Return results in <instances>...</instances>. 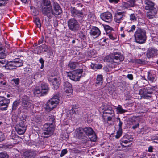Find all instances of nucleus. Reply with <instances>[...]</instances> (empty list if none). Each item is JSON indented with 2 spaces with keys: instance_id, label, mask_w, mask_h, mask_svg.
<instances>
[{
  "instance_id": "61",
  "label": "nucleus",
  "mask_w": 158,
  "mask_h": 158,
  "mask_svg": "<svg viewBox=\"0 0 158 158\" xmlns=\"http://www.w3.org/2000/svg\"><path fill=\"white\" fill-rule=\"evenodd\" d=\"M44 40V38L42 37L38 41V44H40L43 43Z\"/></svg>"
},
{
  "instance_id": "11",
  "label": "nucleus",
  "mask_w": 158,
  "mask_h": 158,
  "mask_svg": "<svg viewBox=\"0 0 158 158\" xmlns=\"http://www.w3.org/2000/svg\"><path fill=\"white\" fill-rule=\"evenodd\" d=\"M32 105V104L27 96H25L22 98V106L23 109L28 110L31 108Z\"/></svg>"
},
{
  "instance_id": "24",
  "label": "nucleus",
  "mask_w": 158,
  "mask_h": 158,
  "mask_svg": "<svg viewBox=\"0 0 158 158\" xmlns=\"http://www.w3.org/2000/svg\"><path fill=\"white\" fill-rule=\"evenodd\" d=\"M51 81V82L52 85L53 87V88L54 89H57L60 84V80L56 78H54L52 79Z\"/></svg>"
},
{
  "instance_id": "37",
  "label": "nucleus",
  "mask_w": 158,
  "mask_h": 158,
  "mask_svg": "<svg viewBox=\"0 0 158 158\" xmlns=\"http://www.w3.org/2000/svg\"><path fill=\"white\" fill-rule=\"evenodd\" d=\"M77 64V63L76 62L70 61L69 63L68 67L70 69H73L76 68Z\"/></svg>"
},
{
  "instance_id": "15",
  "label": "nucleus",
  "mask_w": 158,
  "mask_h": 158,
  "mask_svg": "<svg viewBox=\"0 0 158 158\" xmlns=\"http://www.w3.org/2000/svg\"><path fill=\"white\" fill-rule=\"evenodd\" d=\"M113 60L114 62L118 63L123 61L124 59V57L121 54L117 53H114V55H112Z\"/></svg>"
},
{
  "instance_id": "36",
  "label": "nucleus",
  "mask_w": 158,
  "mask_h": 158,
  "mask_svg": "<svg viewBox=\"0 0 158 158\" xmlns=\"http://www.w3.org/2000/svg\"><path fill=\"white\" fill-rule=\"evenodd\" d=\"M103 77L102 75H98L97 77L96 83L98 85L102 84Z\"/></svg>"
},
{
  "instance_id": "10",
  "label": "nucleus",
  "mask_w": 158,
  "mask_h": 158,
  "mask_svg": "<svg viewBox=\"0 0 158 158\" xmlns=\"http://www.w3.org/2000/svg\"><path fill=\"white\" fill-rule=\"evenodd\" d=\"M152 93L151 88L148 87L142 89L139 92V94L141 95V97L144 98H147L148 97H151Z\"/></svg>"
},
{
  "instance_id": "57",
  "label": "nucleus",
  "mask_w": 158,
  "mask_h": 158,
  "mask_svg": "<svg viewBox=\"0 0 158 158\" xmlns=\"http://www.w3.org/2000/svg\"><path fill=\"white\" fill-rule=\"evenodd\" d=\"M122 132L121 131H118L117 132V134L115 135V137L116 138H119L121 135Z\"/></svg>"
},
{
  "instance_id": "25",
  "label": "nucleus",
  "mask_w": 158,
  "mask_h": 158,
  "mask_svg": "<svg viewBox=\"0 0 158 158\" xmlns=\"http://www.w3.org/2000/svg\"><path fill=\"white\" fill-rule=\"evenodd\" d=\"M121 141L125 144H127L128 143H130L133 140V138L131 136L128 135H126L123 136L121 139Z\"/></svg>"
},
{
  "instance_id": "12",
  "label": "nucleus",
  "mask_w": 158,
  "mask_h": 158,
  "mask_svg": "<svg viewBox=\"0 0 158 158\" xmlns=\"http://www.w3.org/2000/svg\"><path fill=\"white\" fill-rule=\"evenodd\" d=\"M100 17L102 20L108 23L110 22L112 19V15L109 12L102 14L100 15Z\"/></svg>"
},
{
  "instance_id": "7",
  "label": "nucleus",
  "mask_w": 158,
  "mask_h": 158,
  "mask_svg": "<svg viewBox=\"0 0 158 158\" xmlns=\"http://www.w3.org/2000/svg\"><path fill=\"white\" fill-rule=\"evenodd\" d=\"M15 60L13 61L7 62L5 60H2L0 62V67H5L7 69L12 70L16 68L15 65Z\"/></svg>"
},
{
  "instance_id": "35",
  "label": "nucleus",
  "mask_w": 158,
  "mask_h": 158,
  "mask_svg": "<svg viewBox=\"0 0 158 158\" xmlns=\"http://www.w3.org/2000/svg\"><path fill=\"white\" fill-rule=\"evenodd\" d=\"M50 6L51 5L50 0H42L41 3V7Z\"/></svg>"
},
{
  "instance_id": "44",
  "label": "nucleus",
  "mask_w": 158,
  "mask_h": 158,
  "mask_svg": "<svg viewBox=\"0 0 158 158\" xmlns=\"http://www.w3.org/2000/svg\"><path fill=\"white\" fill-rule=\"evenodd\" d=\"M117 110L118 112L121 114L127 111L126 110L122 109L120 105L117 107Z\"/></svg>"
},
{
  "instance_id": "28",
  "label": "nucleus",
  "mask_w": 158,
  "mask_h": 158,
  "mask_svg": "<svg viewBox=\"0 0 158 158\" xmlns=\"http://www.w3.org/2000/svg\"><path fill=\"white\" fill-rule=\"evenodd\" d=\"M24 155L25 157L31 158L34 157L35 156V154L33 151L27 150L24 152Z\"/></svg>"
},
{
  "instance_id": "50",
  "label": "nucleus",
  "mask_w": 158,
  "mask_h": 158,
  "mask_svg": "<svg viewBox=\"0 0 158 158\" xmlns=\"http://www.w3.org/2000/svg\"><path fill=\"white\" fill-rule=\"evenodd\" d=\"M12 82H13L15 85H18L20 82V80L19 78L13 79L11 80Z\"/></svg>"
},
{
  "instance_id": "19",
  "label": "nucleus",
  "mask_w": 158,
  "mask_h": 158,
  "mask_svg": "<svg viewBox=\"0 0 158 158\" xmlns=\"http://www.w3.org/2000/svg\"><path fill=\"white\" fill-rule=\"evenodd\" d=\"M76 133L77 137L79 139H85L86 137L83 132V129L81 127H79L77 130Z\"/></svg>"
},
{
  "instance_id": "33",
  "label": "nucleus",
  "mask_w": 158,
  "mask_h": 158,
  "mask_svg": "<svg viewBox=\"0 0 158 158\" xmlns=\"http://www.w3.org/2000/svg\"><path fill=\"white\" fill-rule=\"evenodd\" d=\"M15 65L16 68L17 67H20L23 66V61L20 59L18 58L15 60Z\"/></svg>"
},
{
  "instance_id": "49",
  "label": "nucleus",
  "mask_w": 158,
  "mask_h": 158,
  "mask_svg": "<svg viewBox=\"0 0 158 158\" xmlns=\"http://www.w3.org/2000/svg\"><path fill=\"white\" fill-rule=\"evenodd\" d=\"M8 155L6 153H0V158H8Z\"/></svg>"
},
{
  "instance_id": "9",
  "label": "nucleus",
  "mask_w": 158,
  "mask_h": 158,
  "mask_svg": "<svg viewBox=\"0 0 158 158\" xmlns=\"http://www.w3.org/2000/svg\"><path fill=\"white\" fill-rule=\"evenodd\" d=\"M10 100L4 97L0 96V109L2 110H7Z\"/></svg>"
},
{
  "instance_id": "16",
  "label": "nucleus",
  "mask_w": 158,
  "mask_h": 158,
  "mask_svg": "<svg viewBox=\"0 0 158 158\" xmlns=\"http://www.w3.org/2000/svg\"><path fill=\"white\" fill-rule=\"evenodd\" d=\"M123 12H118L117 11L114 15V21L116 23H119L121 22L123 19Z\"/></svg>"
},
{
  "instance_id": "48",
  "label": "nucleus",
  "mask_w": 158,
  "mask_h": 158,
  "mask_svg": "<svg viewBox=\"0 0 158 158\" xmlns=\"http://www.w3.org/2000/svg\"><path fill=\"white\" fill-rule=\"evenodd\" d=\"M113 60L112 57L108 56H107L105 57L104 59V61L106 62H111Z\"/></svg>"
},
{
  "instance_id": "27",
  "label": "nucleus",
  "mask_w": 158,
  "mask_h": 158,
  "mask_svg": "<svg viewBox=\"0 0 158 158\" xmlns=\"http://www.w3.org/2000/svg\"><path fill=\"white\" fill-rule=\"evenodd\" d=\"M136 28V26L135 25H132L131 27H125V31H127L129 35H134V32Z\"/></svg>"
},
{
  "instance_id": "23",
  "label": "nucleus",
  "mask_w": 158,
  "mask_h": 158,
  "mask_svg": "<svg viewBox=\"0 0 158 158\" xmlns=\"http://www.w3.org/2000/svg\"><path fill=\"white\" fill-rule=\"evenodd\" d=\"M157 12V10L156 8L149 10L147 12L146 16L149 19H152L155 15Z\"/></svg>"
},
{
  "instance_id": "38",
  "label": "nucleus",
  "mask_w": 158,
  "mask_h": 158,
  "mask_svg": "<svg viewBox=\"0 0 158 158\" xmlns=\"http://www.w3.org/2000/svg\"><path fill=\"white\" fill-rule=\"evenodd\" d=\"M47 120L48 121L50 122L49 123H52V124L55 123V119L54 115L50 114L47 118Z\"/></svg>"
},
{
  "instance_id": "26",
  "label": "nucleus",
  "mask_w": 158,
  "mask_h": 158,
  "mask_svg": "<svg viewBox=\"0 0 158 158\" xmlns=\"http://www.w3.org/2000/svg\"><path fill=\"white\" fill-rule=\"evenodd\" d=\"M5 49L2 46V44L0 43V60H4L6 56V54L5 53Z\"/></svg>"
},
{
  "instance_id": "39",
  "label": "nucleus",
  "mask_w": 158,
  "mask_h": 158,
  "mask_svg": "<svg viewBox=\"0 0 158 158\" xmlns=\"http://www.w3.org/2000/svg\"><path fill=\"white\" fill-rule=\"evenodd\" d=\"M34 22L37 27L40 28L41 26L40 21V19L37 17L34 18Z\"/></svg>"
},
{
  "instance_id": "40",
  "label": "nucleus",
  "mask_w": 158,
  "mask_h": 158,
  "mask_svg": "<svg viewBox=\"0 0 158 158\" xmlns=\"http://www.w3.org/2000/svg\"><path fill=\"white\" fill-rule=\"evenodd\" d=\"M42 119L39 115H37L34 119L35 123L37 124H40L42 122Z\"/></svg>"
},
{
  "instance_id": "53",
  "label": "nucleus",
  "mask_w": 158,
  "mask_h": 158,
  "mask_svg": "<svg viewBox=\"0 0 158 158\" xmlns=\"http://www.w3.org/2000/svg\"><path fill=\"white\" fill-rule=\"evenodd\" d=\"M5 139V136L4 134L0 131V142L2 141Z\"/></svg>"
},
{
  "instance_id": "18",
  "label": "nucleus",
  "mask_w": 158,
  "mask_h": 158,
  "mask_svg": "<svg viewBox=\"0 0 158 158\" xmlns=\"http://www.w3.org/2000/svg\"><path fill=\"white\" fill-rule=\"evenodd\" d=\"M90 34L91 35L93 36L94 37H98L101 34V31L98 27H93L91 29Z\"/></svg>"
},
{
  "instance_id": "29",
  "label": "nucleus",
  "mask_w": 158,
  "mask_h": 158,
  "mask_svg": "<svg viewBox=\"0 0 158 158\" xmlns=\"http://www.w3.org/2000/svg\"><path fill=\"white\" fill-rule=\"evenodd\" d=\"M105 114H107L109 116L111 115L112 116H113L114 115V112L112 109L110 107L109 108L104 110L103 112L104 116H105Z\"/></svg>"
},
{
  "instance_id": "1",
  "label": "nucleus",
  "mask_w": 158,
  "mask_h": 158,
  "mask_svg": "<svg viewBox=\"0 0 158 158\" xmlns=\"http://www.w3.org/2000/svg\"><path fill=\"white\" fill-rule=\"evenodd\" d=\"M136 43L139 44L144 43L146 40V31L140 28H138L134 34Z\"/></svg>"
},
{
  "instance_id": "2",
  "label": "nucleus",
  "mask_w": 158,
  "mask_h": 158,
  "mask_svg": "<svg viewBox=\"0 0 158 158\" xmlns=\"http://www.w3.org/2000/svg\"><path fill=\"white\" fill-rule=\"evenodd\" d=\"M60 96L56 94L49 100L45 104V110L50 112L55 108L59 102Z\"/></svg>"
},
{
  "instance_id": "32",
  "label": "nucleus",
  "mask_w": 158,
  "mask_h": 158,
  "mask_svg": "<svg viewBox=\"0 0 158 158\" xmlns=\"http://www.w3.org/2000/svg\"><path fill=\"white\" fill-rule=\"evenodd\" d=\"M147 79L152 82H154L156 80V79L155 78L154 75H152L149 72H148Z\"/></svg>"
},
{
  "instance_id": "56",
  "label": "nucleus",
  "mask_w": 158,
  "mask_h": 158,
  "mask_svg": "<svg viewBox=\"0 0 158 158\" xmlns=\"http://www.w3.org/2000/svg\"><path fill=\"white\" fill-rule=\"evenodd\" d=\"M6 84V82L3 79H0V87L2 85H5Z\"/></svg>"
},
{
  "instance_id": "64",
  "label": "nucleus",
  "mask_w": 158,
  "mask_h": 158,
  "mask_svg": "<svg viewBox=\"0 0 158 158\" xmlns=\"http://www.w3.org/2000/svg\"><path fill=\"white\" fill-rule=\"evenodd\" d=\"M152 139L153 140H158V135L152 136Z\"/></svg>"
},
{
  "instance_id": "42",
  "label": "nucleus",
  "mask_w": 158,
  "mask_h": 158,
  "mask_svg": "<svg viewBox=\"0 0 158 158\" xmlns=\"http://www.w3.org/2000/svg\"><path fill=\"white\" fill-rule=\"evenodd\" d=\"M19 102L15 101L13 104L12 106V110H15L17 107V106L19 104Z\"/></svg>"
},
{
  "instance_id": "47",
  "label": "nucleus",
  "mask_w": 158,
  "mask_h": 158,
  "mask_svg": "<svg viewBox=\"0 0 158 158\" xmlns=\"http://www.w3.org/2000/svg\"><path fill=\"white\" fill-rule=\"evenodd\" d=\"M122 6L123 7L126 8H128L131 7L128 2H123L122 3Z\"/></svg>"
},
{
  "instance_id": "55",
  "label": "nucleus",
  "mask_w": 158,
  "mask_h": 158,
  "mask_svg": "<svg viewBox=\"0 0 158 158\" xmlns=\"http://www.w3.org/2000/svg\"><path fill=\"white\" fill-rule=\"evenodd\" d=\"M117 119L119 121L118 126L119 130H122V127L123 124V122L121 121L119 118L118 117L117 118Z\"/></svg>"
},
{
  "instance_id": "52",
  "label": "nucleus",
  "mask_w": 158,
  "mask_h": 158,
  "mask_svg": "<svg viewBox=\"0 0 158 158\" xmlns=\"http://www.w3.org/2000/svg\"><path fill=\"white\" fill-rule=\"evenodd\" d=\"M7 0H0V6H4L7 3Z\"/></svg>"
},
{
  "instance_id": "3",
  "label": "nucleus",
  "mask_w": 158,
  "mask_h": 158,
  "mask_svg": "<svg viewBox=\"0 0 158 158\" xmlns=\"http://www.w3.org/2000/svg\"><path fill=\"white\" fill-rule=\"evenodd\" d=\"M42 135L45 138H48L51 135L54 130V125L52 123H46L43 126Z\"/></svg>"
},
{
  "instance_id": "46",
  "label": "nucleus",
  "mask_w": 158,
  "mask_h": 158,
  "mask_svg": "<svg viewBox=\"0 0 158 158\" xmlns=\"http://www.w3.org/2000/svg\"><path fill=\"white\" fill-rule=\"evenodd\" d=\"M135 62L138 64H143L145 63V61L144 60L142 59H136L135 60Z\"/></svg>"
},
{
  "instance_id": "54",
  "label": "nucleus",
  "mask_w": 158,
  "mask_h": 158,
  "mask_svg": "<svg viewBox=\"0 0 158 158\" xmlns=\"http://www.w3.org/2000/svg\"><path fill=\"white\" fill-rule=\"evenodd\" d=\"M67 152V149H64L61 152L60 155V156L62 157L64 156Z\"/></svg>"
},
{
  "instance_id": "58",
  "label": "nucleus",
  "mask_w": 158,
  "mask_h": 158,
  "mask_svg": "<svg viewBox=\"0 0 158 158\" xmlns=\"http://www.w3.org/2000/svg\"><path fill=\"white\" fill-rule=\"evenodd\" d=\"M26 73L29 75L30 73H32V71L31 69L30 68H27L26 69Z\"/></svg>"
},
{
  "instance_id": "17",
  "label": "nucleus",
  "mask_w": 158,
  "mask_h": 158,
  "mask_svg": "<svg viewBox=\"0 0 158 158\" xmlns=\"http://www.w3.org/2000/svg\"><path fill=\"white\" fill-rule=\"evenodd\" d=\"M15 129L17 133L20 135L24 134L26 130L25 125L24 124H21L20 123L16 125Z\"/></svg>"
},
{
  "instance_id": "6",
  "label": "nucleus",
  "mask_w": 158,
  "mask_h": 158,
  "mask_svg": "<svg viewBox=\"0 0 158 158\" xmlns=\"http://www.w3.org/2000/svg\"><path fill=\"white\" fill-rule=\"evenodd\" d=\"M83 128L84 132L89 137L91 141L95 142L96 140V135L92 128L90 127H85Z\"/></svg>"
},
{
  "instance_id": "14",
  "label": "nucleus",
  "mask_w": 158,
  "mask_h": 158,
  "mask_svg": "<svg viewBox=\"0 0 158 158\" xmlns=\"http://www.w3.org/2000/svg\"><path fill=\"white\" fill-rule=\"evenodd\" d=\"M71 12L72 15L74 17H78L79 18L81 19L84 17L83 12L76 10L75 7L71 8Z\"/></svg>"
},
{
  "instance_id": "4",
  "label": "nucleus",
  "mask_w": 158,
  "mask_h": 158,
  "mask_svg": "<svg viewBox=\"0 0 158 158\" xmlns=\"http://www.w3.org/2000/svg\"><path fill=\"white\" fill-rule=\"evenodd\" d=\"M82 72V69H78L71 72H67V76L71 80L77 81L80 80Z\"/></svg>"
},
{
  "instance_id": "63",
  "label": "nucleus",
  "mask_w": 158,
  "mask_h": 158,
  "mask_svg": "<svg viewBox=\"0 0 158 158\" xmlns=\"http://www.w3.org/2000/svg\"><path fill=\"white\" fill-rule=\"evenodd\" d=\"M127 77L131 80H132L133 79V75L131 74H128L127 76Z\"/></svg>"
},
{
  "instance_id": "45",
  "label": "nucleus",
  "mask_w": 158,
  "mask_h": 158,
  "mask_svg": "<svg viewBox=\"0 0 158 158\" xmlns=\"http://www.w3.org/2000/svg\"><path fill=\"white\" fill-rule=\"evenodd\" d=\"M95 17L94 15L91 12H89L88 15V18L89 20H92L95 18Z\"/></svg>"
},
{
  "instance_id": "60",
  "label": "nucleus",
  "mask_w": 158,
  "mask_h": 158,
  "mask_svg": "<svg viewBox=\"0 0 158 158\" xmlns=\"http://www.w3.org/2000/svg\"><path fill=\"white\" fill-rule=\"evenodd\" d=\"M120 0H109V1L110 3L117 4L118 2Z\"/></svg>"
},
{
  "instance_id": "13",
  "label": "nucleus",
  "mask_w": 158,
  "mask_h": 158,
  "mask_svg": "<svg viewBox=\"0 0 158 158\" xmlns=\"http://www.w3.org/2000/svg\"><path fill=\"white\" fill-rule=\"evenodd\" d=\"M53 6V15H54L55 16L60 14L62 13V10L59 5L56 2H54Z\"/></svg>"
},
{
  "instance_id": "34",
  "label": "nucleus",
  "mask_w": 158,
  "mask_h": 158,
  "mask_svg": "<svg viewBox=\"0 0 158 158\" xmlns=\"http://www.w3.org/2000/svg\"><path fill=\"white\" fill-rule=\"evenodd\" d=\"M78 106L76 105H73L72 106L71 109L70 110V113L71 114H76L78 110Z\"/></svg>"
},
{
  "instance_id": "5",
  "label": "nucleus",
  "mask_w": 158,
  "mask_h": 158,
  "mask_svg": "<svg viewBox=\"0 0 158 158\" xmlns=\"http://www.w3.org/2000/svg\"><path fill=\"white\" fill-rule=\"evenodd\" d=\"M67 23L69 29L74 32H77L79 29V24L74 18H72L69 20Z\"/></svg>"
},
{
  "instance_id": "41",
  "label": "nucleus",
  "mask_w": 158,
  "mask_h": 158,
  "mask_svg": "<svg viewBox=\"0 0 158 158\" xmlns=\"http://www.w3.org/2000/svg\"><path fill=\"white\" fill-rule=\"evenodd\" d=\"M39 48L41 50L42 52H46L48 50L47 46L45 44H43L39 46Z\"/></svg>"
},
{
  "instance_id": "8",
  "label": "nucleus",
  "mask_w": 158,
  "mask_h": 158,
  "mask_svg": "<svg viewBox=\"0 0 158 158\" xmlns=\"http://www.w3.org/2000/svg\"><path fill=\"white\" fill-rule=\"evenodd\" d=\"M41 7V12L45 16L49 19L53 16V9L52 6Z\"/></svg>"
},
{
  "instance_id": "31",
  "label": "nucleus",
  "mask_w": 158,
  "mask_h": 158,
  "mask_svg": "<svg viewBox=\"0 0 158 158\" xmlns=\"http://www.w3.org/2000/svg\"><path fill=\"white\" fill-rule=\"evenodd\" d=\"M33 93L35 95L41 94L40 96H43L44 94L42 93V90H41L40 87L39 86L36 87L33 90Z\"/></svg>"
},
{
  "instance_id": "43",
  "label": "nucleus",
  "mask_w": 158,
  "mask_h": 158,
  "mask_svg": "<svg viewBox=\"0 0 158 158\" xmlns=\"http://www.w3.org/2000/svg\"><path fill=\"white\" fill-rule=\"evenodd\" d=\"M128 2H129L130 7H134L136 5L135 0H129Z\"/></svg>"
},
{
  "instance_id": "21",
  "label": "nucleus",
  "mask_w": 158,
  "mask_h": 158,
  "mask_svg": "<svg viewBox=\"0 0 158 158\" xmlns=\"http://www.w3.org/2000/svg\"><path fill=\"white\" fill-rule=\"evenodd\" d=\"M63 87L66 93H72L73 91L72 85L71 84L67 81L63 83Z\"/></svg>"
},
{
  "instance_id": "62",
  "label": "nucleus",
  "mask_w": 158,
  "mask_h": 158,
  "mask_svg": "<svg viewBox=\"0 0 158 158\" xmlns=\"http://www.w3.org/2000/svg\"><path fill=\"white\" fill-rule=\"evenodd\" d=\"M109 38L112 40H114L116 39L112 35L110 34L109 35Z\"/></svg>"
},
{
  "instance_id": "30",
  "label": "nucleus",
  "mask_w": 158,
  "mask_h": 158,
  "mask_svg": "<svg viewBox=\"0 0 158 158\" xmlns=\"http://www.w3.org/2000/svg\"><path fill=\"white\" fill-rule=\"evenodd\" d=\"M40 87L41 90H42V93L44 95L46 94L49 90L48 85L46 84H41Z\"/></svg>"
},
{
  "instance_id": "22",
  "label": "nucleus",
  "mask_w": 158,
  "mask_h": 158,
  "mask_svg": "<svg viewBox=\"0 0 158 158\" xmlns=\"http://www.w3.org/2000/svg\"><path fill=\"white\" fill-rule=\"evenodd\" d=\"M157 50L154 48H149L146 53L147 56L148 58L152 57L157 55Z\"/></svg>"
},
{
  "instance_id": "20",
  "label": "nucleus",
  "mask_w": 158,
  "mask_h": 158,
  "mask_svg": "<svg viewBox=\"0 0 158 158\" xmlns=\"http://www.w3.org/2000/svg\"><path fill=\"white\" fill-rule=\"evenodd\" d=\"M144 3L145 5V9L146 10H150L156 8L154 7V4L150 0H144Z\"/></svg>"
},
{
  "instance_id": "51",
  "label": "nucleus",
  "mask_w": 158,
  "mask_h": 158,
  "mask_svg": "<svg viewBox=\"0 0 158 158\" xmlns=\"http://www.w3.org/2000/svg\"><path fill=\"white\" fill-rule=\"evenodd\" d=\"M130 19L131 21H135L136 19L135 15L134 14H131L130 15Z\"/></svg>"
},
{
  "instance_id": "59",
  "label": "nucleus",
  "mask_w": 158,
  "mask_h": 158,
  "mask_svg": "<svg viewBox=\"0 0 158 158\" xmlns=\"http://www.w3.org/2000/svg\"><path fill=\"white\" fill-rule=\"evenodd\" d=\"M95 66H96V69H100L102 67V66L100 64H96Z\"/></svg>"
}]
</instances>
